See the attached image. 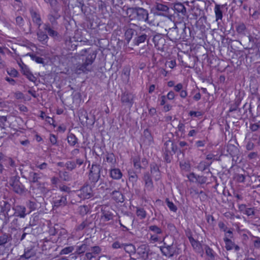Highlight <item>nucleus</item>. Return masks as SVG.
<instances>
[{
	"instance_id": "46",
	"label": "nucleus",
	"mask_w": 260,
	"mask_h": 260,
	"mask_svg": "<svg viewBox=\"0 0 260 260\" xmlns=\"http://www.w3.org/2000/svg\"><path fill=\"white\" fill-rule=\"evenodd\" d=\"M244 208L245 211L244 213L247 215L248 216H253L255 215V211L254 208H246V206L244 205H242L241 208Z\"/></svg>"
},
{
	"instance_id": "17",
	"label": "nucleus",
	"mask_w": 260,
	"mask_h": 260,
	"mask_svg": "<svg viewBox=\"0 0 260 260\" xmlns=\"http://www.w3.org/2000/svg\"><path fill=\"white\" fill-rule=\"evenodd\" d=\"M155 10L157 11L156 12L158 15L167 16L169 14V7L162 4L157 3L155 6Z\"/></svg>"
},
{
	"instance_id": "37",
	"label": "nucleus",
	"mask_w": 260,
	"mask_h": 260,
	"mask_svg": "<svg viewBox=\"0 0 260 260\" xmlns=\"http://www.w3.org/2000/svg\"><path fill=\"white\" fill-rule=\"evenodd\" d=\"M12 239L11 235L9 234H4L0 236V246L4 245Z\"/></svg>"
},
{
	"instance_id": "49",
	"label": "nucleus",
	"mask_w": 260,
	"mask_h": 260,
	"mask_svg": "<svg viewBox=\"0 0 260 260\" xmlns=\"http://www.w3.org/2000/svg\"><path fill=\"white\" fill-rule=\"evenodd\" d=\"M166 202L168 208L171 211L174 212H176L177 211V207H176V205H174V204L172 202L170 201L169 199L167 198L166 199Z\"/></svg>"
},
{
	"instance_id": "23",
	"label": "nucleus",
	"mask_w": 260,
	"mask_h": 260,
	"mask_svg": "<svg viewBox=\"0 0 260 260\" xmlns=\"http://www.w3.org/2000/svg\"><path fill=\"white\" fill-rule=\"evenodd\" d=\"M59 17V15L57 14V11L55 9H53V11H51V13L48 15V19L52 26L57 24L56 20Z\"/></svg>"
},
{
	"instance_id": "15",
	"label": "nucleus",
	"mask_w": 260,
	"mask_h": 260,
	"mask_svg": "<svg viewBox=\"0 0 260 260\" xmlns=\"http://www.w3.org/2000/svg\"><path fill=\"white\" fill-rule=\"evenodd\" d=\"M10 185L12 187L13 190L16 193L22 194L25 192L24 186L19 181V180L13 181Z\"/></svg>"
},
{
	"instance_id": "39",
	"label": "nucleus",
	"mask_w": 260,
	"mask_h": 260,
	"mask_svg": "<svg viewBox=\"0 0 260 260\" xmlns=\"http://www.w3.org/2000/svg\"><path fill=\"white\" fill-rule=\"evenodd\" d=\"M136 214L140 219H143L146 216V212L145 210L143 208H137Z\"/></svg>"
},
{
	"instance_id": "29",
	"label": "nucleus",
	"mask_w": 260,
	"mask_h": 260,
	"mask_svg": "<svg viewBox=\"0 0 260 260\" xmlns=\"http://www.w3.org/2000/svg\"><path fill=\"white\" fill-rule=\"evenodd\" d=\"M38 40L42 42L43 44H46L49 39L48 35L43 31L41 29H39L37 32Z\"/></svg>"
},
{
	"instance_id": "20",
	"label": "nucleus",
	"mask_w": 260,
	"mask_h": 260,
	"mask_svg": "<svg viewBox=\"0 0 260 260\" xmlns=\"http://www.w3.org/2000/svg\"><path fill=\"white\" fill-rule=\"evenodd\" d=\"M35 254L36 253L32 248L27 247L24 249L23 254L20 256L19 260H28Z\"/></svg>"
},
{
	"instance_id": "9",
	"label": "nucleus",
	"mask_w": 260,
	"mask_h": 260,
	"mask_svg": "<svg viewBox=\"0 0 260 260\" xmlns=\"http://www.w3.org/2000/svg\"><path fill=\"white\" fill-rule=\"evenodd\" d=\"M173 9L175 14L179 17V20L181 21L187 16L186 9L184 5L181 3H177L174 5Z\"/></svg>"
},
{
	"instance_id": "50",
	"label": "nucleus",
	"mask_w": 260,
	"mask_h": 260,
	"mask_svg": "<svg viewBox=\"0 0 260 260\" xmlns=\"http://www.w3.org/2000/svg\"><path fill=\"white\" fill-rule=\"evenodd\" d=\"M64 167L69 171H72L76 167V163L74 161H68L65 164Z\"/></svg>"
},
{
	"instance_id": "43",
	"label": "nucleus",
	"mask_w": 260,
	"mask_h": 260,
	"mask_svg": "<svg viewBox=\"0 0 260 260\" xmlns=\"http://www.w3.org/2000/svg\"><path fill=\"white\" fill-rule=\"evenodd\" d=\"M133 162L134 166L136 169H141L143 167L141 165L140 158L139 156H135L133 157Z\"/></svg>"
},
{
	"instance_id": "55",
	"label": "nucleus",
	"mask_w": 260,
	"mask_h": 260,
	"mask_svg": "<svg viewBox=\"0 0 260 260\" xmlns=\"http://www.w3.org/2000/svg\"><path fill=\"white\" fill-rule=\"evenodd\" d=\"M205 249L206 254L209 256L211 258L214 257L213 250L210 248L208 246L205 245Z\"/></svg>"
},
{
	"instance_id": "64",
	"label": "nucleus",
	"mask_w": 260,
	"mask_h": 260,
	"mask_svg": "<svg viewBox=\"0 0 260 260\" xmlns=\"http://www.w3.org/2000/svg\"><path fill=\"white\" fill-rule=\"evenodd\" d=\"M38 188L40 190L41 192H43L45 190V183L41 182L40 181L36 183Z\"/></svg>"
},
{
	"instance_id": "41",
	"label": "nucleus",
	"mask_w": 260,
	"mask_h": 260,
	"mask_svg": "<svg viewBox=\"0 0 260 260\" xmlns=\"http://www.w3.org/2000/svg\"><path fill=\"white\" fill-rule=\"evenodd\" d=\"M224 241L225 243V248L227 250H230L233 249L235 243L227 237L224 238Z\"/></svg>"
},
{
	"instance_id": "19",
	"label": "nucleus",
	"mask_w": 260,
	"mask_h": 260,
	"mask_svg": "<svg viewBox=\"0 0 260 260\" xmlns=\"http://www.w3.org/2000/svg\"><path fill=\"white\" fill-rule=\"evenodd\" d=\"M27 231V228H24L22 229V231L17 232V233L15 235L14 237L17 238L18 239L15 241L14 245L15 246L19 244L20 241L23 240L26 236L28 234L26 232Z\"/></svg>"
},
{
	"instance_id": "2",
	"label": "nucleus",
	"mask_w": 260,
	"mask_h": 260,
	"mask_svg": "<svg viewBox=\"0 0 260 260\" xmlns=\"http://www.w3.org/2000/svg\"><path fill=\"white\" fill-rule=\"evenodd\" d=\"M153 36V31L149 28L140 29L138 31L137 37L133 40L135 45L138 46L140 44L147 41L149 43L150 39Z\"/></svg>"
},
{
	"instance_id": "47",
	"label": "nucleus",
	"mask_w": 260,
	"mask_h": 260,
	"mask_svg": "<svg viewBox=\"0 0 260 260\" xmlns=\"http://www.w3.org/2000/svg\"><path fill=\"white\" fill-rule=\"evenodd\" d=\"M67 231L64 229H58L55 228L54 232L52 233V235H58L59 237L64 236L67 234Z\"/></svg>"
},
{
	"instance_id": "30",
	"label": "nucleus",
	"mask_w": 260,
	"mask_h": 260,
	"mask_svg": "<svg viewBox=\"0 0 260 260\" xmlns=\"http://www.w3.org/2000/svg\"><path fill=\"white\" fill-rule=\"evenodd\" d=\"M189 240L192 247L196 252L201 253L203 251L202 246L199 241L195 240L193 238H189Z\"/></svg>"
},
{
	"instance_id": "3",
	"label": "nucleus",
	"mask_w": 260,
	"mask_h": 260,
	"mask_svg": "<svg viewBox=\"0 0 260 260\" xmlns=\"http://www.w3.org/2000/svg\"><path fill=\"white\" fill-rule=\"evenodd\" d=\"M177 149V146L170 140H168L164 143L162 150L164 157L167 162L169 163L171 161L172 156L176 153Z\"/></svg>"
},
{
	"instance_id": "13",
	"label": "nucleus",
	"mask_w": 260,
	"mask_h": 260,
	"mask_svg": "<svg viewBox=\"0 0 260 260\" xmlns=\"http://www.w3.org/2000/svg\"><path fill=\"white\" fill-rule=\"evenodd\" d=\"M67 194H61L58 196L53 202V207L55 208L63 207L67 205Z\"/></svg>"
},
{
	"instance_id": "57",
	"label": "nucleus",
	"mask_w": 260,
	"mask_h": 260,
	"mask_svg": "<svg viewBox=\"0 0 260 260\" xmlns=\"http://www.w3.org/2000/svg\"><path fill=\"white\" fill-rule=\"evenodd\" d=\"M178 131L179 132L181 133V136H182V135H184L185 133V125L184 124L182 123L181 122H179L178 125Z\"/></svg>"
},
{
	"instance_id": "58",
	"label": "nucleus",
	"mask_w": 260,
	"mask_h": 260,
	"mask_svg": "<svg viewBox=\"0 0 260 260\" xmlns=\"http://www.w3.org/2000/svg\"><path fill=\"white\" fill-rule=\"evenodd\" d=\"M58 188L61 191L67 193H69L71 191V188L65 185H59Z\"/></svg>"
},
{
	"instance_id": "18",
	"label": "nucleus",
	"mask_w": 260,
	"mask_h": 260,
	"mask_svg": "<svg viewBox=\"0 0 260 260\" xmlns=\"http://www.w3.org/2000/svg\"><path fill=\"white\" fill-rule=\"evenodd\" d=\"M150 172L155 181L160 179L161 174L158 166L155 163L150 164Z\"/></svg>"
},
{
	"instance_id": "52",
	"label": "nucleus",
	"mask_w": 260,
	"mask_h": 260,
	"mask_svg": "<svg viewBox=\"0 0 260 260\" xmlns=\"http://www.w3.org/2000/svg\"><path fill=\"white\" fill-rule=\"evenodd\" d=\"M90 252L94 255L99 254L102 251V249L100 247L98 246H95L93 247H89Z\"/></svg>"
},
{
	"instance_id": "34",
	"label": "nucleus",
	"mask_w": 260,
	"mask_h": 260,
	"mask_svg": "<svg viewBox=\"0 0 260 260\" xmlns=\"http://www.w3.org/2000/svg\"><path fill=\"white\" fill-rule=\"evenodd\" d=\"M138 31H136L133 28H129L127 29L125 32V39L127 43H129L132 38L135 35L137 36Z\"/></svg>"
},
{
	"instance_id": "36",
	"label": "nucleus",
	"mask_w": 260,
	"mask_h": 260,
	"mask_svg": "<svg viewBox=\"0 0 260 260\" xmlns=\"http://www.w3.org/2000/svg\"><path fill=\"white\" fill-rule=\"evenodd\" d=\"M102 218L104 219V221H108L113 219V214L111 212L103 210L102 212Z\"/></svg>"
},
{
	"instance_id": "40",
	"label": "nucleus",
	"mask_w": 260,
	"mask_h": 260,
	"mask_svg": "<svg viewBox=\"0 0 260 260\" xmlns=\"http://www.w3.org/2000/svg\"><path fill=\"white\" fill-rule=\"evenodd\" d=\"M77 138L73 134H71L68 137V142L71 146H74L77 143Z\"/></svg>"
},
{
	"instance_id": "35",
	"label": "nucleus",
	"mask_w": 260,
	"mask_h": 260,
	"mask_svg": "<svg viewBox=\"0 0 260 260\" xmlns=\"http://www.w3.org/2000/svg\"><path fill=\"white\" fill-rule=\"evenodd\" d=\"M112 247L114 249H118V248H123L125 251H126V247H133L134 248V246L133 244H122L120 243L118 241H116L112 244Z\"/></svg>"
},
{
	"instance_id": "12",
	"label": "nucleus",
	"mask_w": 260,
	"mask_h": 260,
	"mask_svg": "<svg viewBox=\"0 0 260 260\" xmlns=\"http://www.w3.org/2000/svg\"><path fill=\"white\" fill-rule=\"evenodd\" d=\"M135 95L129 92H123L121 97V101L126 105L131 108L134 104Z\"/></svg>"
},
{
	"instance_id": "54",
	"label": "nucleus",
	"mask_w": 260,
	"mask_h": 260,
	"mask_svg": "<svg viewBox=\"0 0 260 260\" xmlns=\"http://www.w3.org/2000/svg\"><path fill=\"white\" fill-rule=\"evenodd\" d=\"M7 73L13 77H17L18 75V71L14 68H9L7 70Z\"/></svg>"
},
{
	"instance_id": "27",
	"label": "nucleus",
	"mask_w": 260,
	"mask_h": 260,
	"mask_svg": "<svg viewBox=\"0 0 260 260\" xmlns=\"http://www.w3.org/2000/svg\"><path fill=\"white\" fill-rule=\"evenodd\" d=\"M110 176L113 179L119 180L121 178L122 173L119 169H111L110 171Z\"/></svg>"
},
{
	"instance_id": "31",
	"label": "nucleus",
	"mask_w": 260,
	"mask_h": 260,
	"mask_svg": "<svg viewBox=\"0 0 260 260\" xmlns=\"http://www.w3.org/2000/svg\"><path fill=\"white\" fill-rule=\"evenodd\" d=\"M43 27L44 30L47 31L48 35L51 37L55 38L58 37V33L51 28L50 24L49 23H45L44 24Z\"/></svg>"
},
{
	"instance_id": "8",
	"label": "nucleus",
	"mask_w": 260,
	"mask_h": 260,
	"mask_svg": "<svg viewBox=\"0 0 260 260\" xmlns=\"http://www.w3.org/2000/svg\"><path fill=\"white\" fill-rule=\"evenodd\" d=\"M77 195L81 199H88L93 196L91 185L86 184L80 190L77 191Z\"/></svg>"
},
{
	"instance_id": "7",
	"label": "nucleus",
	"mask_w": 260,
	"mask_h": 260,
	"mask_svg": "<svg viewBox=\"0 0 260 260\" xmlns=\"http://www.w3.org/2000/svg\"><path fill=\"white\" fill-rule=\"evenodd\" d=\"M160 250L164 255L168 257L179 254V249L174 244L169 245L165 242L164 245L160 247Z\"/></svg>"
},
{
	"instance_id": "4",
	"label": "nucleus",
	"mask_w": 260,
	"mask_h": 260,
	"mask_svg": "<svg viewBox=\"0 0 260 260\" xmlns=\"http://www.w3.org/2000/svg\"><path fill=\"white\" fill-rule=\"evenodd\" d=\"M134 18L140 21L146 22L148 19V11L142 8H130L128 9Z\"/></svg>"
},
{
	"instance_id": "56",
	"label": "nucleus",
	"mask_w": 260,
	"mask_h": 260,
	"mask_svg": "<svg viewBox=\"0 0 260 260\" xmlns=\"http://www.w3.org/2000/svg\"><path fill=\"white\" fill-rule=\"evenodd\" d=\"M74 250V248L72 246L67 247L62 249L60 251L61 254H67L72 252Z\"/></svg>"
},
{
	"instance_id": "45",
	"label": "nucleus",
	"mask_w": 260,
	"mask_h": 260,
	"mask_svg": "<svg viewBox=\"0 0 260 260\" xmlns=\"http://www.w3.org/2000/svg\"><path fill=\"white\" fill-rule=\"evenodd\" d=\"M211 164V162H208L206 161H202L199 164V165L198 166V168L199 170H200L201 171H204L205 170L209 168V167Z\"/></svg>"
},
{
	"instance_id": "48",
	"label": "nucleus",
	"mask_w": 260,
	"mask_h": 260,
	"mask_svg": "<svg viewBox=\"0 0 260 260\" xmlns=\"http://www.w3.org/2000/svg\"><path fill=\"white\" fill-rule=\"evenodd\" d=\"M27 55H28L30 56L31 59L33 60H35L36 62L38 63H44V61L43 58L41 57H39L36 56L35 54H31V53H28Z\"/></svg>"
},
{
	"instance_id": "10",
	"label": "nucleus",
	"mask_w": 260,
	"mask_h": 260,
	"mask_svg": "<svg viewBox=\"0 0 260 260\" xmlns=\"http://www.w3.org/2000/svg\"><path fill=\"white\" fill-rule=\"evenodd\" d=\"M152 37H153L152 41L156 49L163 51L166 44L165 38L161 34H155L154 32H153V36Z\"/></svg>"
},
{
	"instance_id": "63",
	"label": "nucleus",
	"mask_w": 260,
	"mask_h": 260,
	"mask_svg": "<svg viewBox=\"0 0 260 260\" xmlns=\"http://www.w3.org/2000/svg\"><path fill=\"white\" fill-rule=\"evenodd\" d=\"M129 179L131 181H136L138 178L137 175L133 172H128Z\"/></svg>"
},
{
	"instance_id": "24",
	"label": "nucleus",
	"mask_w": 260,
	"mask_h": 260,
	"mask_svg": "<svg viewBox=\"0 0 260 260\" xmlns=\"http://www.w3.org/2000/svg\"><path fill=\"white\" fill-rule=\"evenodd\" d=\"M30 14L33 22L36 24L39 28L42 23L40 15L33 10L30 11Z\"/></svg>"
},
{
	"instance_id": "21",
	"label": "nucleus",
	"mask_w": 260,
	"mask_h": 260,
	"mask_svg": "<svg viewBox=\"0 0 260 260\" xmlns=\"http://www.w3.org/2000/svg\"><path fill=\"white\" fill-rule=\"evenodd\" d=\"M89 241V240L88 239H86L84 241L83 243L81 245L78 246L77 249V252L78 254H83L85 251H89L90 250V244Z\"/></svg>"
},
{
	"instance_id": "33",
	"label": "nucleus",
	"mask_w": 260,
	"mask_h": 260,
	"mask_svg": "<svg viewBox=\"0 0 260 260\" xmlns=\"http://www.w3.org/2000/svg\"><path fill=\"white\" fill-rule=\"evenodd\" d=\"M222 8H223V5L221 6L218 4L215 5L214 11L216 21H218L219 20H221L222 18V12L221 10V9Z\"/></svg>"
},
{
	"instance_id": "44",
	"label": "nucleus",
	"mask_w": 260,
	"mask_h": 260,
	"mask_svg": "<svg viewBox=\"0 0 260 260\" xmlns=\"http://www.w3.org/2000/svg\"><path fill=\"white\" fill-rule=\"evenodd\" d=\"M236 31L239 34L245 35V31L246 29L245 25L243 23L238 24L236 27Z\"/></svg>"
},
{
	"instance_id": "16",
	"label": "nucleus",
	"mask_w": 260,
	"mask_h": 260,
	"mask_svg": "<svg viewBox=\"0 0 260 260\" xmlns=\"http://www.w3.org/2000/svg\"><path fill=\"white\" fill-rule=\"evenodd\" d=\"M13 210L14 211L12 216L19 217L20 218H24L26 215V208L23 206L16 205L12 207Z\"/></svg>"
},
{
	"instance_id": "59",
	"label": "nucleus",
	"mask_w": 260,
	"mask_h": 260,
	"mask_svg": "<svg viewBox=\"0 0 260 260\" xmlns=\"http://www.w3.org/2000/svg\"><path fill=\"white\" fill-rule=\"evenodd\" d=\"M187 178L190 182H197L198 176L194 173H190L187 175Z\"/></svg>"
},
{
	"instance_id": "60",
	"label": "nucleus",
	"mask_w": 260,
	"mask_h": 260,
	"mask_svg": "<svg viewBox=\"0 0 260 260\" xmlns=\"http://www.w3.org/2000/svg\"><path fill=\"white\" fill-rule=\"evenodd\" d=\"M154 186L152 181L145 183V189L148 191H151L153 189Z\"/></svg>"
},
{
	"instance_id": "32",
	"label": "nucleus",
	"mask_w": 260,
	"mask_h": 260,
	"mask_svg": "<svg viewBox=\"0 0 260 260\" xmlns=\"http://www.w3.org/2000/svg\"><path fill=\"white\" fill-rule=\"evenodd\" d=\"M227 150L231 156L236 157L237 155H240V152L238 148L234 145H228Z\"/></svg>"
},
{
	"instance_id": "42",
	"label": "nucleus",
	"mask_w": 260,
	"mask_h": 260,
	"mask_svg": "<svg viewBox=\"0 0 260 260\" xmlns=\"http://www.w3.org/2000/svg\"><path fill=\"white\" fill-rule=\"evenodd\" d=\"M106 161L111 164L112 166L114 167L116 162V159L113 153H108L106 157Z\"/></svg>"
},
{
	"instance_id": "5",
	"label": "nucleus",
	"mask_w": 260,
	"mask_h": 260,
	"mask_svg": "<svg viewBox=\"0 0 260 260\" xmlns=\"http://www.w3.org/2000/svg\"><path fill=\"white\" fill-rule=\"evenodd\" d=\"M102 168L101 166L97 164H92L88 175V179L90 182L94 185L99 180L101 177V172Z\"/></svg>"
},
{
	"instance_id": "28",
	"label": "nucleus",
	"mask_w": 260,
	"mask_h": 260,
	"mask_svg": "<svg viewBox=\"0 0 260 260\" xmlns=\"http://www.w3.org/2000/svg\"><path fill=\"white\" fill-rule=\"evenodd\" d=\"M111 194L112 199L116 202L122 203L124 201L123 196L119 190H114L111 193Z\"/></svg>"
},
{
	"instance_id": "14",
	"label": "nucleus",
	"mask_w": 260,
	"mask_h": 260,
	"mask_svg": "<svg viewBox=\"0 0 260 260\" xmlns=\"http://www.w3.org/2000/svg\"><path fill=\"white\" fill-rule=\"evenodd\" d=\"M22 177L27 179L31 183H36L41 179L42 174L41 173H36L31 171L29 173L28 176H26L23 174V172H21Z\"/></svg>"
},
{
	"instance_id": "53",
	"label": "nucleus",
	"mask_w": 260,
	"mask_h": 260,
	"mask_svg": "<svg viewBox=\"0 0 260 260\" xmlns=\"http://www.w3.org/2000/svg\"><path fill=\"white\" fill-rule=\"evenodd\" d=\"M149 230L156 234H161L162 232V230L155 225L149 226Z\"/></svg>"
},
{
	"instance_id": "38",
	"label": "nucleus",
	"mask_w": 260,
	"mask_h": 260,
	"mask_svg": "<svg viewBox=\"0 0 260 260\" xmlns=\"http://www.w3.org/2000/svg\"><path fill=\"white\" fill-rule=\"evenodd\" d=\"M109 183L110 186L109 187H107L106 183H105L104 181H103L102 180H101V183L99 184L100 188L101 189H103V190L105 189L106 190H112L114 188L113 185L115 184V183L114 182H113V181H109Z\"/></svg>"
},
{
	"instance_id": "22",
	"label": "nucleus",
	"mask_w": 260,
	"mask_h": 260,
	"mask_svg": "<svg viewBox=\"0 0 260 260\" xmlns=\"http://www.w3.org/2000/svg\"><path fill=\"white\" fill-rule=\"evenodd\" d=\"M168 36L171 40L176 41L181 39V37L178 34L176 27L170 28L168 32Z\"/></svg>"
},
{
	"instance_id": "11",
	"label": "nucleus",
	"mask_w": 260,
	"mask_h": 260,
	"mask_svg": "<svg viewBox=\"0 0 260 260\" xmlns=\"http://www.w3.org/2000/svg\"><path fill=\"white\" fill-rule=\"evenodd\" d=\"M18 65L21 68V71L22 74L26 77V78L30 81L35 82L36 78L29 71L28 68L25 65L22 60L18 62Z\"/></svg>"
},
{
	"instance_id": "6",
	"label": "nucleus",
	"mask_w": 260,
	"mask_h": 260,
	"mask_svg": "<svg viewBox=\"0 0 260 260\" xmlns=\"http://www.w3.org/2000/svg\"><path fill=\"white\" fill-rule=\"evenodd\" d=\"M12 202L11 199L3 201L1 202V212L3 213L5 216L3 224H7L9 221V218L12 216L10 213Z\"/></svg>"
},
{
	"instance_id": "51",
	"label": "nucleus",
	"mask_w": 260,
	"mask_h": 260,
	"mask_svg": "<svg viewBox=\"0 0 260 260\" xmlns=\"http://www.w3.org/2000/svg\"><path fill=\"white\" fill-rule=\"evenodd\" d=\"M35 167L41 170H45L48 167V164L46 162L40 163L39 161L35 162Z\"/></svg>"
},
{
	"instance_id": "1",
	"label": "nucleus",
	"mask_w": 260,
	"mask_h": 260,
	"mask_svg": "<svg viewBox=\"0 0 260 260\" xmlns=\"http://www.w3.org/2000/svg\"><path fill=\"white\" fill-rule=\"evenodd\" d=\"M87 53L88 55L84 62L82 64H79L77 66L75 73L77 74L81 73H87L91 71V65L94 62L96 57V52L91 50L90 48L83 49L81 51L80 54L84 56L85 53Z\"/></svg>"
},
{
	"instance_id": "62",
	"label": "nucleus",
	"mask_w": 260,
	"mask_h": 260,
	"mask_svg": "<svg viewBox=\"0 0 260 260\" xmlns=\"http://www.w3.org/2000/svg\"><path fill=\"white\" fill-rule=\"evenodd\" d=\"M143 179L145 183L152 181L150 174L149 172H146L144 173Z\"/></svg>"
},
{
	"instance_id": "26",
	"label": "nucleus",
	"mask_w": 260,
	"mask_h": 260,
	"mask_svg": "<svg viewBox=\"0 0 260 260\" xmlns=\"http://www.w3.org/2000/svg\"><path fill=\"white\" fill-rule=\"evenodd\" d=\"M79 118L81 122H85L87 125H93L94 123L93 116L91 115L90 117H89L86 112L82 114Z\"/></svg>"
},
{
	"instance_id": "25",
	"label": "nucleus",
	"mask_w": 260,
	"mask_h": 260,
	"mask_svg": "<svg viewBox=\"0 0 260 260\" xmlns=\"http://www.w3.org/2000/svg\"><path fill=\"white\" fill-rule=\"evenodd\" d=\"M149 251L148 246L146 244H142L137 248V253L143 257H146L148 256Z\"/></svg>"
},
{
	"instance_id": "61",
	"label": "nucleus",
	"mask_w": 260,
	"mask_h": 260,
	"mask_svg": "<svg viewBox=\"0 0 260 260\" xmlns=\"http://www.w3.org/2000/svg\"><path fill=\"white\" fill-rule=\"evenodd\" d=\"M250 129L252 132L259 131L260 132V125L257 123L251 124L250 125Z\"/></svg>"
}]
</instances>
